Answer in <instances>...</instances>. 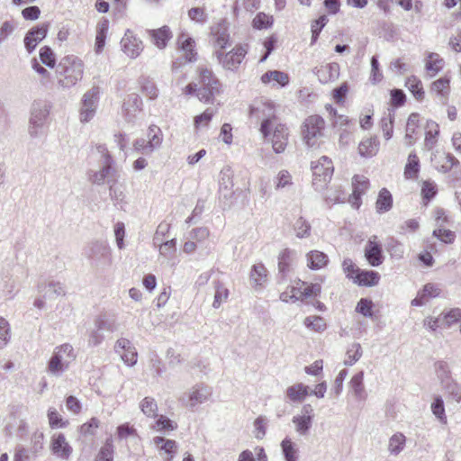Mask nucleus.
Masks as SVG:
<instances>
[{"mask_svg": "<svg viewBox=\"0 0 461 461\" xmlns=\"http://www.w3.org/2000/svg\"><path fill=\"white\" fill-rule=\"evenodd\" d=\"M113 443L112 438H106L104 446L100 448L95 461H113Z\"/></svg>", "mask_w": 461, "mask_h": 461, "instance_id": "nucleus-50", "label": "nucleus"}, {"mask_svg": "<svg viewBox=\"0 0 461 461\" xmlns=\"http://www.w3.org/2000/svg\"><path fill=\"white\" fill-rule=\"evenodd\" d=\"M430 408L432 413L435 415V417L438 420L440 423H447V418L445 412L444 401L440 395H437L434 397Z\"/></svg>", "mask_w": 461, "mask_h": 461, "instance_id": "nucleus-39", "label": "nucleus"}, {"mask_svg": "<svg viewBox=\"0 0 461 461\" xmlns=\"http://www.w3.org/2000/svg\"><path fill=\"white\" fill-rule=\"evenodd\" d=\"M380 276L374 270H357L353 281L358 285L374 286L378 284Z\"/></svg>", "mask_w": 461, "mask_h": 461, "instance_id": "nucleus-27", "label": "nucleus"}, {"mask_svg": "<svg viewBox=\"0 0 461 461\" xmlns=\"http://www.w3.org/2000/svg\"><path fill=\"white\" fill-rule=\"evenodd\" d=\"M350 388L358 401H365L366 393L364 386V372L360 371L353 375L350 382Z\"/></svg>", "mask_w": 461, "mask_h": 461, "instance_id": "nucleus-30", "label": "nucleus"}, {"mask_svg": "<svg viewBox=\"0 0 461 461\" xmlns=\"http://www.w3.org/2000/svg\"><path fill=\"white\" fill-rule=\"evenodd\" d=\"M365 258L372 267L380 266L384 259L382 245L369 240L365 247Z\"/></svg>", "mask_w": 461, "mask_h": 461, "instance_id": "nucleus-18", "label": "nucleus"}, {"mask_svg": "<svg viewBox=\"0 0 461 461\" xmlns=\"http://www.w3.org/2000/svg\"><path fill=\"white\" fill-rule=\"evenodd\" d=\"M211 395V387L203 384H196L188 393L186 405L190 408H194V406L206 402Z\"/></svg>", "mask_w": 461, "mask_h": 461, "instance_id": "nucleus-14", "label": "nucleus"}, {"mask_svg": "<svg viewBox=\"0 0 461 461\" xmlns=\"http://www.w3.org/2000/svg\"><path fill=\"white\" fill-rule=\"evenodd\" d=\"M38 292L42 294L44 299H54L58 296L65 295V288L59 282H50L49 284H40Z\"/></svg>", "mask_w": 461, "mask_h": 461, "instance_id": "nucleus-25", "label": "nucleus"}, {"mask_svg": "<svg viewBox=\"0 0 461 461\" xmlns=\"http://www.w3.org/2000/svg\"><path fill=\"white\" fill-rule=\"evenodd\" d=\"M287 399L292 402H302L310 395V387L303 383H297L287 387L285 392Z\"/></svg>", "mask_w": 461, "mask_h": 461, "instance_id": "nucleus-24", "label": "nucleus"}, {"mask_svg": "<svg viewBox=\"0 0 461 461\" xmlns=\"http://www.w3.org/2000/svg\"><path fill=\"white\" fill-rule=\"evenodd\" d=\"M316 75L322 84L334 81L339 77V65L336 62L321 66L316 72Z\"/></svg>", "mask_w": 461, "mask_h": 461, "instance_id": "nucleus-21", "label": "nucleus"}, {"mask_svg": "<svg viewBox=\"0 0 461 461\" xmlns=\"http://www.w3.org/2000/svg\"><path fill=\"white\" fill-rule=\"evenodd\" d=\"M307 267L312 270H319L329 263L328 256L320 250H311L306 254Z\"/></svg>", "mask_w": 461, "mask_h": 461, "instance_id": "nucleus-26", "label": "nucleus"}, {"mask_svg": "<svg viewBox=\"0 0 461 461\" xmlns=\"http://www.w3.org/2000/svg\"><path fill=\"white\" fill-rule=\"evenodd\" d=\"M312 420L308 419L303 415H295L292 419V422L295 426V430L302 436H305L309 433L312 426Z\"/></svg>", "mask_w": 461, "mask_h": 461, "instance_id": "nucleus-43", "label": "nucleus"}, {"mask_svg": "<svg viewBox=\"0 0 461 461\" xmlns=\"http://www.w3.org/2000/svg\"><path fill=\"white\" fill-rule=\"evenodd\" d=\"M445 393L448 399L456 402H461V385L452 379H446L442 381Z\"/></svg>", "mask_w": 461, "mask_h": 461, "instance_id": "nucleus-32", "label": "nucleus"}, {"mask_svg": "<svg viewBox=\"0 0 461 461\" xmlns=\"http://www.w3.org/2000/svg\"><path fill=\"white\" fill-rule=\"evenodd\" d=\"M369 180L364 176L356 175L352 181V194L348 196V202L353 207L358 209L361 204V195L368 188Z\"/></svg>", "mask_w": 461, "mask_h": 461, "instance_id": "nucleus-11", "label": "nucleus"}, {"mask_svg": "<svg viewBox=\"0 0 461 461\" xmlns=\"http://www.w3.org/2000/svg\"><path fill=\"white\" fill-rule=\"evenodd\" d=\"M50 105L45 101H35L32 104L30 118V134L32 137L39 135V129L43 126L50 113Z\"/></svg>", "mask_w": 461, "mask_h": 461, "instance_id": "nucleus-6", "label": "nucleus"}, {"mask_svg": "<svg viewBox=\"0 0 461 461\" xmlns=\"http://www.w3.org/2000/svg\"><path fill=\"white\" fill-rule=\"evenodd\" d=\"M153 442L161 451H164L168 456L167 461L173 459L177 448V444L175 440L167 439L163 437H155Z\"/></svg>", "mask_w": 461, "mask_h": 461, "instance_id": "nucleus-31", "label": "nucleus"}, {"mask_svg": "<svg viewBox=\"0 0 461 461\" xmlns=\"http://www.w3.org/2000/svg\"><path fill=\"white\" fill-rule=\"evenodd\" d=\"M303 288H293V290H298L301 296L304 298L316 297L321 294V287L319 284L307 285L305 282H302Z\"/></svg>", "mask_w": 461, "mask_h": 461, "instance_id": "nucleus-56", "label": "nucleus"}, {"mask_svg": "<svg viewBox=\"0 0 461 461\" xmlns=\"http://www.w3.org/2000/svg\"><path fill=\"white\" fill-rule=\"evenodd\" d=\"M211 35L213 40V46L219 48L218 50L230 46L229 23L227 19H221L217 23L211 27Z\"/></svg>", "mask_w": 461, "mask_h": 461, "instance_id": "nucleus-9", "label": "nucleus"}, {"mask_svg": "<svg viewBox=\"0 0 461 461\" xmlns=\"http://www.w3.org/2000/svg\"><path fill=\"white\" fill-rule=\"evenodd\" d=\"M95 327L101 330L103 332H114L118 330V324L113 318L107 317L106 315H100L95 321Z\"/></svg>", "mask_w": 461, "mask_h": 461, "instance_id": "nucleus-42", "label": "nucleus"}, {"mask_svg": "<svg viewBox=\"0 0 461 461\" xmlns=\"http://www.w3.org/2000/svg\"><path fill=\"white\" fill-rule=\"evenodd\" d=\"M40 59L42 64L50 68H53L56 66V55L50 46H43L39 51Z\"/></svg>", "mask_w": 461, "mask_h": 461, "instance_id": "nucleus-49", "label": "nucleus"}, {"mask_svg": "<svg viewBox=\"0 0 461 461\" xmlns=\"http://www.w3.org/2000/svg\"><path fill=\"white\" fill-rule=\"evenodd\" d=\"M50 449L55 456L62 459H68L72 453V447L66 441V438L62 433L53 436Z\"/></svg>", "mask_w": 461, "mask_h": 461, "instance_id": "nucleus-19", "label": "nucleus"}, {"mask_svg": "<svg viewBox=\"0 0 461 461\" xmlns=\"http://www.w3.org/2000/svg\"><path fill=\"white\" fill-rule=\"evenodd\" d=\"M71 362L59 352H53L48 363V371L53 375L59 376L68 369Z\"/></svg>", "mask_w": 461, "mask_h": 461, "instance_id": "nucleus-20", "label": "nucleus"}, {"mask_svg": "<svg viewBox=\"0 0 461 461\" xmlns=\"http://www.w3.org/2000/svg\"><path fill=\"white\" fill-rule=\"evenodd\" d=\"M273 24V17L265 13H258L253 19V26L258 30L267 29Z\"/></svg>", "mask_w": 461, "mask_h": 461, "instance_id": "nucleus-58", "label": "nucleus"}, {"mask_svg": "<svg viewBox=\"0 0 461 461\" xmlns=\"http://www.w3.org/2000/svg\"><path fill=\"white\" fill-rule=\"evenodd\" d=\"M34 458L31 448H26L23 446H17L15 447L14 461H31Z\"/></svg>", "mask_w": 461, "mask_h": 461, "instance_id": "nucleus-64", "label": "nucleus"}, {"mask_svg": "<svg viewBox=\"0 0 461 461\" xmlns=\"http://www.w3.org/2000/svg\"><path fill=\"white\" fill-rule=\"evenodd\" d=\"M281 448L285 461H297V449L290 438L285 437L282 440Z\"/></svg>", "mask_w": 461, "mask_h": 461, "instance_id": "nucleus-46", "label": "nucleus"}, {"mask_svg": "<svg viewBox=\"0 0 461 461\" xmlns=\"http://www.w3.org/2000/svg\"><path fill=\"white\" fill-rule=\"evenodd\" d=\"M148 147L150 148L149 151H154L159 148L162 142V131L157 125H150L148 131Z\"/></svg>", "mask_w": 461, "mask_h": 461, "instance_id": "nucleus-38", "label": "nucleus"}, {"mask_svg": "<svg viewBox=\"0 0 461 461\" xmlns=\"http://www.w3.org/2000/svg\"><path fill=\"white\" fill-rule=\"evenodd\" d=\"M149 33L154 44L159 49H164L167 46V41L172 38V32L167 25H164L158 30H151Z\"/></svg>", "mask_w": 461, "mask_h": 461, "instance_id": "nucleus-29", "label": "nucleus"}, {"mask_svg": "<svg viewBox=\"0 0 461 461\" xmlns=\"http://www.w3.org/2000/svg\"><path fill=\"white\" fill-rule=\"evenodd\" d=\"M450 78L447 76L438 78L431 83L430 92L435 93L441 102L447 104L450 92Z\"/></svg>", "mask_w": 461, "mask_h": 461, "instance_id": "nucleus-22", "label": "nucleus"}, {"mask_svg": "<svg viewBox=\"0 0 461 461\" xmlns=\"http://www.w3.org/2000/svg\"><path fill=\"white\" fill-rule=\"evenodd\" d=\"M324 126L325 122L320 115H311L304 121L302 134L308 146L314 145V139L322 135Z\"/></svg>", "mask_w": 461, "mask_h": 461, "instance_id": "nucleus-7", "label": "nucleus"}, {"mask_svg": "<svg viewBox=\"0 0 461 461\" xmlns=\"http://www.w3.org/2000/svg\"><path fill=\"white\" fill-rule=\"evenodd\" d=\"M304 325L316 331V332H321L326 330L327 323L323 317L321 316H308L304 319L303 321Z\"/></svg>", "mask_w": 461, "mask_h": 461, "instance_id": "nucleus-51", "label": "nucleus"}, {"mask_svg": "<svg viewBox=\"0 0 461 461\" xmlns=\"http://www.w3.org/2000/svg\"><path fill=\"white\" fill-rule=\"evenodd\" d=\"M288 128L282 123L276 125L273 131L272 148L277 154L285 151L288 143Z\"/></svg>", "mask_w": 461, "mask_h": 461, "instance_id": "nucleus-16", "label": "nucleus"}, {"mask_svg": "<svg viewBox=\"0 0 461 461\" xmlns=\"http://www.w3.org/2000/svg\"><path fill=\"white\" fill-rule=\"evenodd\" d=\"M432 235L446 244H452L456 239L454 231L442 228L434 230Z\"/></svg>", "mask_w": 461, "mask_h": 461, "instance_id": "nucleus-61", "label": "nucleus"}, {"mask_svg": "<svg viewBox=\"0 0 461 461\" xmlns=\"http://www.w3.org/2000/svg\"><path fill=\"white\" fill-rule=\"evenodd\" d=\"M438 133V124L434 121H428L425 132V147L428 149H431L435 146Z\"/></svg>", "mask_w": 461, "mask_h": 461, "instance_id": "nucleus-33", "label": "nucleus"}, {"mask_svg": "<svg viewBox=\"0 0 461 461\" xmlns=\"http://www.w3.org/2000/svg\"><path fill=\"white\" fill-rule=\"evenodd\" d=\"M394 110L388 109L387 114H384L380 122L381 129L385 140H390L393 132Z\"/></svg>", "mask_w": 461, "mask_h": 461, "instance_id": "nucleus-37", "label": "nucleus"}, {"mask_svg": "<svg viewBox=\"0 0 461 461\" xmlns=\"http://www.w3.org/2000/svg\"><path fill=\"white\" fill-rule=\"evenodd\" d=\"M48 24L42 23L30 29L24 36V47L29 54L32 53L38 44L45 39L48 33Z\"/></svg>", "mask_w": 461, "mask_h": 461, "instance_id": "nucleus-10", "label": "nucleus"}, {"mask_svg": "<svg viewBox=\"0 0 461 461\" xmlns=\"http://www.w3.org/2000/svg\"><path fill=\"white\" fill-rule=\"evenodd\" d=\"M393 206V196L386 188H382L376 200V211L379 213L388 212Z\"/></svg>", "mask_w": 461, "mask_h": 461, "instance_id": "nucleus-35", "label": "nucleus"}, {"mask_svg": "<svg viewBox=\"0 0 461 461\" xmlns=\"http://www.w3.org/2000/svg\"><path fill=\"white\" fill-rule=\"evenodd\" d=\"M99 420L93 417L87 422L80 426L79 432L81 435L85 437L94 436L96 432L97 428L99 427Z\"/></svg>", "mask_w": 461, "mask_h": 461, "instance_id": "nucleus-60", "label": "nucleus"}, {"mask_svg": "<svg viewBox=\"0 0 461 461\" xmlns=\"http://www.w3.org/2000/svg\"><path fill=\"white\" fill-rule=\"evenodd\" d=\"M406 438L402 433L393 434L388 444V450L392 455L397 456L400 454L405 446Z\"/></svg>", "mask_w": 461, "mask_h": 461, "instance_id": "nucleus-44", "label": "nucleus"}, {"mask_svg": "<svg viewBox=\"0 0 461 461\" xmlns=\"http://www.w3.org/2000/svg\"><path fill=\"white\" fill-rule=\"evenodd\" d=\"M84 253L91 261L92 265L96 267L110 266L112 264L111 249L105 242H91L87 247H86Z\"/></svg>", "mask_w": 461, "mask_h": 461, "instance_id": "nucleus-4", "label": "nucleus"}, {"mask_svg": "<svg viewBox=\"0 0 461 461\" xmlns=\"http://www.w3.org/2000/svg\"><path fill=\"white\" fill-rule=\"evenodd\" d=\"M121 45L124 53L131 59L138 57L143 49L141 41L134 37L130 30L126 31Z\"/></svg>", "mask_w": 461, "mask_h": 461, "instance_id": "nucleus-15", "label": "nucleus"}, {"mask_svg": "<svg viewBox=\"0 0 461 461\" xmlns=\"http://www.w3.org/2000/svg\"><path fill=\"white\" fill-rule=\"evenodd\" d=\"M199 84L197 97L205 104H213L215 95L221 92V85L212 70L199 68Z\"/></svg>", "mask_w": 461, "mask_h": 461, "instance_id": "nucleus-2", "label": "nucleus"}, {"mask_svg": "<svg viewBox=\"0 0 461 461\" xmlns=\"http://www.w3.org/2000/svg\"><path fill=\"white\" fill-rule=\"evenodd\" d=\"M153 428L159 432L173 431L177 429V424L165 415H158Z\"/></svg>", "mask_w": 461, "mask_h": 461, "instance_id": "nucleus-45", "label": "nucleus"}, {"mask_svg": "<svg viewBox=\"0 0 461 461\" xmlns=\"http://www.w3.org/2000/svg\"><path fill=\"white\" fill-rule=\"evenodd\" d=\"M121 354L122 360L129 366H132L137 363L138 354L135 347L132 345Z\"/></svg>", "mask_w": 461, "mask_h": 461, "instance_id": "nucleus-63", "label": "nucleus"}, {"mask_svg": "<svg viewBox=\"0 0 461 461\" xmlns=\"http://www.w3.org/2000/svg\"><path fill=\"white\" fill-rule=\"evenodd\" d=\"M18 23L14 20L5 21L0 26V43L8 39L16 30Z\"/></svg>", "mask_w": 461, "mask_h": 461, "instance_id": "nucleus-57", "label": "nucleus"}, {"mask_svg": "<svg viewBox=\"0 0 461 461\" xmlns=\"http://www.w3.org/2000/svg\"><path fill=\"white\" fill-rule=\"evenodd\" d=\"M292 250L289 249H284L278 256V276L277 282L279 284L285 281V277L290 271L292 263Z\"/></svg>", "mask_w": 461, "mask_h": 461, "instance_id": "nucleus-23", "label": "nucleus"}, {"mask_svg": "<svg viewBox=\"0 0 461 461\" xmlns=\"http://www.w3.org/2000/svg\"><path fill=\"white\" fill-rule=\"evenodd\" d=\"M294 229L296 237L299 239L308 238L311 234V224L303 217H300L296 220L294 225Z\"/></svg>", "mask_w": 461, "mask_h": 461, "instance_id": "nucleus-54", "label": "nucleus"}, {"mask_svg": "<svg viewBox=\"0 0 461 461\" xmlns=\"http://www.w3.org/2000/svg\"><path fill=\"white\" fill-rule=\"evenodd\" d=\"M444 66V59L438 53L429 52L427 55L425 69L429 77H435L441 71Z\"/></svg>", "mask_w": 461, "mask_h": 461, "instance_id": "nucleus-28", "label": "nucleus"}, {"mask_svg": "<svg viewBox=\"0 0 461 461\" xmlns=\"http://www.w3.org/2000/svg\"><path fill=\"white\" fill-rule=\"evenodd\" d=\"M378 146L379 142L375 138H369L359 143L358 152L362 157L370 158L377 153Z\"/></svg>", "mask_w": 461, "mask_h": 461, "instance_id": "nucleus-34", "label": "nucleus"}, {"mask_svg": "<svg viewBox=\"0 0 461 461\" xmlns=\"http://www.w3.org/2000/svg\"><path fill=\"white\" fill-rule=\"evenodd\" d=\"M267 278V270L262 263L255 264L250 271V281L255 286L262 285Z\"/></svg>", "mask_w": 461, "mask_h": 461, "instance_id": "nucleus-36", "label": "nucleus"}, {"mask_svg": "<svg viewBox=\"0 0 461 461\" xmlns=\"http://www.w3.org/2000/svg\"><path fill=\"white\" fill-rule=\"evenodd\" d=\"M83 71L84 64L78 57L65 56L57 66L58 84L63 88H69L82 79Z\"/></svg>", "mask_w": 461, "mask_h": 461, "instance_id": "nucleus-1", "label": "nucleus"}, {"mask_svg": "<svg viewBox=\"0 0 461 461\" xmlns=\"http://www.w3.org/2000/svg\"><path fill=\"white\" fill-rule=\"evenodd\" d=\"M140 411L149 418L158 416V404L154 398L145 397L140 403Z\"/></svg>", "mask_w": 461, "mask_h": 461, "instance_id": "nucleus-48", "label": "nucleus"}, {"mask_svg": "<svg viewBox=\"0 0 461 461\" xmlns=\"http://www.w3.org/2000/svg\"><path fill=\"white\" fill-rule=\"evenodd\" d=\"M233 172L230 166H225L220 172L219 193L221 197L229 200L233 195Z\"/></svg>", "mask_w": 461, "mask_h": 461, "instance_id": "nucleus-13", "label": "nucleus"}, {"mask_svg": "<svg viewBox=\"0 0 461 461\" xmlns=\"http://www.w3.org/2000/svg\"><path fill=\"white\" fill-rule=\"evenodd\" d=\"M247 54V50L243 46H236L232 50L228 53H223L221 50H216L215 55L221 64L223 68L234 70L241 64L243 59Z\"/></svg>", "mask_w": 461, "mask_h": 461, "instance_id": "nucleus-8", "label": "nucleus"}, {"mask_svg": "<svg viewBox=\"0 0 461 461\" xmlns=\"http://www.w3.org/2000/svg\"><path fill=\"white\" fill-rule=\"evenodd\" d=\"M190 20L203 24L207 22L208 16L202 7H193L188 11Z\"/></svg>", "mask_w": 461, "mask_h": 461, "instance_id": "nucleus-62", "label": "nucleus"}, {"mask_svg": "<svg viewBox=\"0 0 461 461\" xmlns=\"http://www.w3.org/2000/svg\"><path fill=\"white\" fill-rule=\"evenodd\" d=\"M405 86L411 92L415 99L420 101L424 97V90L421 81L415 76L408 77Z\"/></svg>", "mask_w": 461, "mask_h": 461, "instance_id": "nucleus-47", "label": "nucleus"}, {"mask_svg": "<svg viewBox=\"0 0 461 461\" xmlns=\"http://www.w3.org/2000/svg\"><path fill=\"white\" fill-rule=\"evenodd\" d=\"M347 358L344 360L346 366L354 365L362 356V348L359 343H353L346 353Z\"/></svg>", "mask_w": 461, "mask_h": 461, "instance_id": "nucleus-53", "label": "nucleus"}, {"mask_svg": "<svg viewBox=\"0 0 461 461\" xmlns=\"http://www.w3.org/2000/svg\"><path fill=\"white\" fill-rule=\"evenodd\" d=\"M44 434L41 431H35L31 438V452L33 457H37L43 450Z\"/></svg>", "mask_w": 461, "mask_h": 461, "instance_id": "nucleus-52", "label": "nucleus"}, {"mask_svg": "<svg viewBox=\"0 0 461 461\" xmlns=\"http://www.w3.org/2000/svg\"><path fill=\"white\" fill-rule=\"evenodd\" d=\"M118 174L114 167V160L111 155H107L102 161V167L98 171H89L88 180L95 185H102L105 182L109 185L117 182Z\"/></svg>", "mask_w": 461, "mask_h": 461, "instance_id": "nucleus-3", "label": "nucleus"}, {"mask_svg": "<svg viewBox=\"0 0 461 461\" xmlns=\"http://www.w3.org/2000/svg\"><path fill=\"white\" fill-rule=\"evenodd\" d=\"M312 185L316 189L322 188L330 179L333 174L331 160L322 156L316 163L312 162Z\"/></svg>", "mask_w": 461, "mask_h": 461, "instance_id": "nucleus-5", "label": "nucleus"}, {"mask_svg": "<svg viewBox=\"0 0 461 461\" xmlns=\"http://www.w3.org/2000/svg\"><path fill=\"white\" fill-rule=\"evenodd\" d=\"M142 99L135 93L130 94L123 101L122 114L129 122H133L136 113L141 111Z\"/></svg>", "mask_w": 461, "mask_h": 461, "instance_id": "nucleus-12", "label": "nucleus"}, {"mask_svg": "<svg viewBox=\"0 0 461 461\" xmlns=\"http://www.w3.org/2000/svg\"><path fill=\"white\" fill-rule=\"evenodd\" d=\"M373 306L374 303L370 299L362 298L357 304L356 312L362 314L365 317H373Z\"/></svg>", "mask_w": 461, "mask_h": 461, "instance_id": "nucleus-59", "label": "nucleus"}, {"mask_svg": "<svg viewBox=\"0 0 461 461\" xmlns=\"http://www.w3.org/2000/svg\"><path fill=\"white\" fill-rule=\"evenodd\" d=\"M47 415H48L49 423H50V426L51 429L65 428L68 424V421L63 420L61 415L53 407H50L48 410Z\"/></svg>", "mask_w": 461, "mask_h": 461, "instance_id": "nucleus-55", "label": "nucleus"}, {"mask_svg": "<svg viewBox=\"0 0 461 461\" xmlns=\"http://www.w3.org/2000/svg\"><path fill=\"white\" fill-rule=\"evenodd\" d=\"M178 49L185 54V62H194L197 60V52L194 50L195 41L185 32H181L177 38Z\"/></svg>", "mask_w": 461, "mask_h": 461, "instance_id": "nucleus-17", "label": "nucleus"}, {"mask_svg": "<svg viewBox=\"0 0 461 461\" xmlns=\"http://www.w3.org/2000/svg\"><path fill=\"white\" fill-rule=\"evenodd\" d=\"M140 90L143 95L149 97L150 100H154L158 95V89L155 83L149 77L140 78Z\"/></svg>", "mask_w": 461, "mask_h": 461, "instance_id": "nucleus-41", "label": "nucleus"}, {"mask_svg": "<svg viewBox=\"0 0 461 461\" xmlns=\"http://www.w3.org/2000/svg\"><path fill=\"white\" fill-rule=\"evenodd\" d=\"M420 171V160L416 153L411 152L408 157L404 176L406 178H416Z\"/></svg>", "mask_w": 461, "mask_h": 461, "instance_id": "nucleus-40", "label": "nucleus"}]
</instances>
